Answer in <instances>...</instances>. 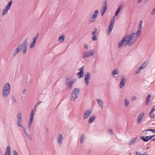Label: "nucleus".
I'll use <instances>...</instances> for the list:
<instances>
[{
	"mask_svg": "<svg viewBox=\"0 0 155 155\" xmlns=\"http://www.w3.org/2000/svg\"><path fill=\"white\" fill-rule=\"evenodd\" d=\"M151 14L152 15H154L155 14V6L151 11Z\"/></svg>",
	"mask_w": 155,
	"mask_h": 155,
	"instance_id": "4c0bfd02",
	"label": "nucleus"
},
{
	"mask_svg": "<svg viewBox=\"0 0 155 155\" xmlns=\"http://www.w3.org/2000/svg\"><path fill=\"white\" fill-rule=\"evenodd\" d=\"M79 71H80V72H81L82 73H84V66H83L81 68H79Z\"/></svg>",
	"mask_w": 155,
	"mask_h": 155,
	"instance_id": "e433bc0d",
	"label": "nucleus"
},
{
	"mask_svg": "<svg viewBox=\"0 0 155 155\" xmlns=\"http://www.w3.org/2000/svg\"><path fill=\"white\" fill-rule=\"evenodd\" d=\"M151 95L150 94H149L148 95L146 98V105H147L149 104L150 100V98L151 97Z\"/></svg>",
	"mask_w": 155,
	"mask_h": 155,
	"instance_id": "6ab92c4d",
	"label": "nucleus"
},
{
	"mask_svg": "<svg viewBox=\"0 0 155 155\" xmlns=\"http://www.w3.org/2000/svg\"><path fill=\"white\" fill-rule=\"evenodd\" d=\"M108 133L112 135H113V131L111 129H110L109 130Z\"/></svg>",
	"mask_w": 155,
	"mask_h": 155,
	"instance_id": "37998d69",
	"label": "nucleus"
},
{
	"mask_svg": "<svg viewBox=\"0 0 155 155\" xmlns=\"http://www.w3.org/2000/svg\"><path fill=\"white\" fill-rule=\"evenodd\" d=\"M27 39L26 38L24 41L19 44L17 47L20 51L22 50V52L23 54H25L26 53L27 47Z\"/></svg>",
	"mask_w": 155,
	"mask_h": 155,
	"instance_id": "f03ea898",
	"label": "nucleus"
},
{
	"mask_svg": "<svg viewBox=\"0 0 155 155\" xmlns=\"http://www.w3.org/2000/svg\"><path fill=\"white\" fill-rule=\"evenodd\" d=\"M118 71H117V70L116 69L114 70L112 72V74L113 75H114L115 74H118Z\"/></svg>",
	"mask_w": 155,
	"mask_h": 155,
	"instance_id": "2f4dec72",
	"label": "nucleus"
},
{
	"mask_svg": "<svg viewBox=\"0 0 155 155\" xmlns=\"http://www.w3.org/2000/svg\"><path fill=\"white\" fill-rule=\"evenodd\" d=\"M42 102L40 101L38 102L35 105H36V106H38L40 103H41Z\"/></svg>",
	"mask_w": 155,
	"mask_h": 155,
	"instance_id": "3c124183",
	"label": "nucleus"
},
{
	"mask_svg": "<svg viewBox=\"0 0 155 155\" xmlns=\"http://www.w3.org/2000/svg\"><path fill=\"white\" fill-rule=\"evenodd\" d=\"M136 99V97H133L131 98V100L132 101H134Z\"/></svg>",
	"mask_w": 155,
	"mask_h": 155,
	"instance_id": "8fccbe9b",
	"label": "nucleus"
},
{
	"mask_svg": "<svg viewBox=\"0 0 155 155\" xmlns=\"http://www.w3.org/2000/svg\"><path fill=\"white\" fill-rule=\"evenodd\" d=\"M124 104L125 106L126 107H128L129 104V102L127 98L124 99Z\"/></svg>",
	"mask_w": 155,
	"mask_h": 155,
	"instance_id": "c85d7f7f",
	"label": "nucleus"
},
{
	"mask_svg": "<svg viewBox=\"0 0 155 155\" xmlns=\"http://www.w3.org/2000/svg\"><path fill=\"white\" fill-rule=\"evenodd\" d=\"M142 0H138V3H140L142 1Z\"/></svg>",
	"mask_w": 155,
	"mask_h": 155,
	"instance_id": "338daca9",
	"label": "nucleus"
},
{
	"mask_svg": "<svg viewBox=\"0 0 155 155\" xmlns=\"http://www.w3.org/2000/svg\"><path fill=\"white\" fill-rule=\"evenodd\" d=\"M126 83V79L125 77L123 75L121 77V81L119 85V87L120 88H122L125 85Z\"/></svg>",
	"mask_w": 155,
	"mask_h": 155,
	"instance_id": "f8f14e48",
	"label": "nucleus"
},
{
	"mask_svg": "<svg viewBox=\"0 0 155 155\" xmlns=\"http://www.w3.org/2000/svg\"><path fill=\"white\" fill-rule=\"evenodd\" d=\"M96 117L95 116H91L90 117L88 120V123H91L95 119Z\"/></svg>",
	"mask_w": 155,
	"mask_h": 155,
	"instance_id": "5701e85b",
	"label": "nucleus"
},
{
	"mask_svg": "<svg viewBox=\"0 0 155 155\" xmlns=\"http://www.w3.org/2000/svg\"><path fill=\"white\" fill-rule=\"evenodd\" d=\"M155 141V138L154 139H153L151 140V141Z\"/></svg>",
	"mask_w": 155,
	"mask_h": 155,
	"instance_id": "774afa93",
	"label": "nucleus"
},
{
	"mask_svg": "<svg viewBox=\"0 0 155 155\" xmlns=\"http://www.w3.org/2000/svg\"><path fill=\"white\" fill-rule=\"evenodd\" d=\"M122 7H123V6L121 5H120L118 7L117 9V10L116 11V12L115 13V16H117L118 15V14L119 13L120 10L122 8Z\"/></svg>",
	"mask_w": 155,
	"mask_h": 155,
	"instance_id": "aec40b11",
	"label": "nucleus"
},
{
	"mask_svg": "<svg viewBox=\"0 0 155 155\" xmlns=\"http://www.w3.org/2000/svg\"><path fill=\"white\" fill-rule=\"evenodd\" d=\"M23 132H24V133H25V134H26V133H28L26 130H24V131H23Z\"/></svg>",
	"mask_w": 155,
	"mask_h": 155,
	"instance_id": "680f3d73",
	"label": "nucleus"
},
{
	"mask_svg": "<svg viewBox=\"0 0 155 155\" xmlns=\"http://www.w3.org/2000/svg\"><path fill=\"white\" fill-rule=\"evenodd\" d=\"M23 132H24V133H25V134H26V133H28L26 130H24V131H23Z\"/></svg>",
	"mask_w": 155,
	"mask_h": 155,
	"instance_id": "e2e57ef3",
	"label": "nucleus"
},
{
	"mask_svg": "<svg viewBox=\"0 0 155 155\" xmlns=\"http://www.w3.org/2000/svg\"><path fill=\"white\" fill-rule=\"evenodd\" d=\"M91 112V111H85L83 116L84 119H87L90 115Z\"/></svg>",
	"mask_w": 155,
	"mask_h": 155,
	"instance_id": "2eb2a0df",
	"label": "nucleus"
},
{
	"mask_svg": "<svg viewBox=\"0 0 155 155\" xmlns=\"http://www.w3.org/2000/svg\"><path fill=\"white\" fill-rule=\"evenodd\" d=\"M32 120H29L28 124V127L29 128H30L31 127V124L32 122Z\"/></svg>",
	"mask_w": 155,
	"mask_h": 155,
	"instance_id": "f704fd0d",
	"label": "nucleus"
},
{
	"mask_svg": "<svg viewBox=\"0 0 155 155\" xmlns=\"http://www.w3.org/2000/svg\"><path fill=\"white\" fill-rule=\"evenodd\" d=\"M84 47L86 49H87L88 48V45L87 44H85L84 45Z\"/></svg>",
	"mask_w": 155,
	"mask_h": 155,
	"instance_id": "864d4df0",
	"label": "nucleus"
},
{
	"mask_svg": "<svg viewBox=\"0 0 155 155\" xmlns=\"http://www.w3.org/2000/svg\"><path fill=\"white\" fill-rule=\"evenodd\" d=\"M38 34H37L36 35V36L35 37H34V38H35L36 39H37V38H38Z\"/></svg>",
	"mask_w": 155,
	"mask_h": 155,
	"instance_id": "13d9d810",
	"label": "nucleus"
},
{
	"mask_svg": "<svg viewBox=\"0 0 155 155\" xmlns=\"http://www.w3.org/2000/svg\"><path fill=\"white\" fill-rule=\"evenodd\" d=\"M149 115H150V117L151 118H154L155 115L154 114H151H151H149Z\"/></svg>",
	"mask_w": 155,
	"mask_h": 155,
	"instance_id": "a18cd8bd",
	"label": "nucleus"
},
{
	"mask_svg": "<svg viewBox=\"0 0 155 155\" xmlns=\"http://www.w3.org/2000/svg\"><path fill=\"white\" fill-rule=\"evenodd\" d=\"M70 77H67L66 78V82H69L68 81L70 80Z\"/></svg>",
	"mask_w": 155,
	"mask_h": 155,
	"instance_id": "09e8293b",
	"label": "nucleus"
},
{
	"mask_svg": "<svg viewBox=\"0 0 155 155\" xmlns=\"http://www.w3.org/2000/svg\"><path fill=\"white\" fill-rule=\"evenodd\" d=\"M37 106H36V105H35V106L34 107V108H33V110H35V111H36V107Z\"/></svg>",
	"mask_w": 155,
	"mask_h": 155,
	"instance_id": "69168bd1",
	"label": "nucleus"
},
{
	"mask_svg": "<svg viewBox=\"0 0 155 155\" xmlns=\"http://www.w3.org/2000/svg\"><path fill=\"white\" fill-rule=\"evenodd\" d=\"M83 73L79 72L77 74V76L79 78L83 77L84 76Z\"/></svg>",
	"mask_w": 155,
	"mask_h": 155,
	"instance_id": "cd10ccee",
	"label": "nucleus"
},
{
	"mask_svg": "<svg viewBox=\"0 0 155 155\" xmlns=\"http://www.w3.org/2000/svg\"><path fill=\"white\" fill-rule=\"evenodd\" d=\"M147 137L148 138V140H150L151 139H152V137H151V136H148V137Z\"/></svg>",
	"mask_w": 155,
	"mask_h": 155,
	"instance_id": "bf43d9fd",
	"label": "nucleus"
},
{
	"mask_svg": "<svg viewBox=\"0 0 155 155\" xmlns=\"http://www.w3.org/2000/svg\"><path fill=\"white\" fill-rule=\"evenodd\" d=\"M142 21H139V23L138 25V28L137 30V31L135 33V35L134 36V37H135L137 38V37L139 36H140L141 34V30L142 28Z\"/></svg>",
	"mask_w": 155,
	"mask_h": 155,
	"instance_id": "39448f33",
	"label": "nucleus"
},
{
	"mask_svg": "<svg viewBox=\"0 0 155 155\" xmlns=\"http://www.w3.org/2000/svg\"><path fill=\"white\" fill-rule=\"evenodd\" d=\"M97 39V38L96 36H93L92 38V40L93 41H95Z\"/></svg>",
	"mask_w": 155,
	"mask_h": 155,
	"instance_id": "a19ab883",
	"label": "nucleus"
},
{
	"mask_svg": "<svg viewBox=\"0 0 155 155\" xmlns=\"http://www.w3.org/2000/svg\"><path fill=\"white\" fill-rule=\"evenodd\" d=\"M141 69H140V67H139V68H138V69H137L136 70V74H137V73H139L140 72V70H141Z\"/></svg>",
	"mask_w": 155,
	"mask_h": 155,
	"instance_id": "c03bdc74",
	"label": "nucleus"
},
{
	"mask_svg": "<svg viewBox=\"0 0 155 155\" xmlns=\"http://www.w3.org/2000/svg\"><path fill=\"white\" fill-rule=\"evenodd\" d=\"M10 86L9 83L5 84L3 86L2 91L3 96L4 97H7L10 94Z\"/></svg>",
	"mask_w": 155,
	"mask_h": 155,
	"instance_id": "7ed1b4c3",
	"label": "nucleus"
},
{
	"mask_svg": "<svg viewBox=\"0 0 155 155\" xmlns=\"http://www.w3.org/2000/svg\"><path fill=\"white\" fill-rule=\"evenodd\" d=\"M85 134L84 133L81 134L80 138V143H83L85 139Z\"/></svg>",
	"mask_w": 155,
	"mask_h": 155,
	"instance_id": "a211bd4d",
	"label": "nucleus"
},
{
	"mask_svg": "<svg viewBox=\"0 0 155 155\" xmlns=\"http://www.w3.org/2000/svg\"><path fill=\"white\" fill-rule=\"evenodd\" d=\"M135 35V33L133 32L124 37L119 43L118 47L120 48L123 45L125 47L127 45L128 46L133 45L137 40V38L134 37Z\"/></svg>",
	"mask_w": 155,
	"mask_h": 155,
	"instance_id": "f257e3e1",
	"label": "nucleus"
},
{
	"mask_svg": "<svg viewBox=\"0 0 155 155\" xmlns=\"http://www.w3.org/2000/svg\"><path fill=\"white\" fill-rule=\"evenodd\" d=\"M79 89L78 88H75L72 92L70 96L71 100L74 101L78 97L79 92Z\"/></svg>",
	"mask_w": 155,
	"mask_h": 155,
	"instance_id": "20e7f679",
	"label": "nucleus"
},
{
	"mask_svg": "<svg viewBox=\"0 0 155 155\" xmlns=\"http://www.w3.org/2000/svg\"><path fill=\"white\" fill-rule=\"evenodd\" d=\"M35 45V44L34 43H33L31 42L30 45V46L29 47L30 48H33Z\"/></svg>",
	"mask_w": 155,
	"mask_h": 155,
	"instance_id": "ea45409f",
	"label": "nucleus"
},
{
	"mask_svg": "<svg viewBox=\"0 0 155 155\" xmlns=\"http://www.w3.org/2000/svg\"><path fill=\"white\" fill-rule=\"evenodd\" d=\"M5 155H10V147L9 146L6 147Z\"/></svg>",
	"mask_w": 155,
	"mask_h": 155,
	"instance_id": "f3484780",
	"label": "nucleus"
},
{
	"mask_svg": "<svg viewBox=\"0 0 155 155\" xmlns=\"http://www.w3.org/2000/svg\"><path fill=\"white\" fill-rule=\"evenodd\" d=\"M76 80L73 79L70 81L69 82H66V84L67 85L66 89L67 90H70L72 88V85L76 81Z\"/></svg>",
	"mask_w": 155,
	"mask_h": 155,
	"instance_id": "9d476101",
	"label": "nucleus"
},
{
	"mask_svg": "<svg viewBox=\"0 0 155 155\" xmlns=\"http://www.w3.org/2000/svg\"><path fill=\"white\" fill-rule=\"evenodd\" d=\"M65 36L64 35H62L60 36L58 39V41H61L63 42Z\"/></svg>",
	"mask_w": 155,
	"mask_h": 155,
	"instance_id": "c756f323",
	"label": "nucleus"
},
{
	"mask_svg": "<svg viewBox=\"0 0 155 155\" xmlns=\"http://www.w3.org/2000/svg\"><path fill=\"white\" fill-rule=\"evenodd\" d=\"M136 155H141V153L139 152H136Z\"/></svg>",
	"mask_w": 155,
	"mask_h": 155,
	"instance_id": "5fc2aeb1",
	"label": "nucleus"
},
{
	"mask_svg": "<svg viewBox=\"0 0 155 155\" xmlns=\"http://www.w3.org/2000/svg\"><path fill=\"white\" fill-rule=\"evenodd\" d=\"M107 4L106 1H105V2L103 3L102 8L103 9L107 10Z\"/></svg>",
	"mask_w": 155,
	"mask_h": 155,
	"instance_id": "393cba45",
	"label": "nucleus"
},
{
	"mask_svg": "<svg viewBox=\"0 0 155 155\" xmlns=\"http://www.w3.org/2000/svg\"><path fill=\"white\" fill-rule=\"evenodd\" d=\"M141 155H148V153L147 152H145L142 154H141Z\"/></svg>",
	"mask_w": 155,
	"mask_h": 155,
	"instance_id": "6e6d98bb",
	"label": "nucleus"
},
{
	"mask_svg": "<svg viewBox=\"0 0 155 155\" xmlns=\"http://www.w3.org/2000/svg\"><path fill=\"white\" fill-rule=\"evenodd\" d=\"M155 110V105L153 106V108L152 109V110H151V111L150 112V113H149V114H151V113L153 111Z\"/></svg>",
	"mask_w": 155,
	"mask_h": 155,
	"instance_id": "79ce46f5",
	"label": "nucleus"
},
{
	"mask_svg": "<svg viewBox=\"0 0 155 155\" xmlns=\"http://www.w3.org/2000/svg\"><path fill=\"white\" fill-rule=\"evenodd\" d=\"M147 137H148V136H146V137L141 136L140 137V138L144 141L147 142L148 141V138Z\"/></svg>",
	"mask_w": 155,
	"mask_h": 155,
	"instance_id": "4be33fe9",
	"label": "nucleus"
},
{
	"mask_svg": "<svg viewBox=\"0 0 155 155\" xmlns=\"http://www.w3.org/2000/svg\"><path fill=\"white\" fill-rule=\"evenodd\" d=\"M13 153L14 155H18V153H17V152L15 150H14L13 151Z\"/></svg>",
	"mask_w": 155,
	"mask_h": 155,
	"instance_id": "603ef678",
	"label": "nucleus"
},
{
	"mask_svg": "<svg viewBox=\"0 0 155 155\" xmlns=\"http://www.w3.org/2000/svg\"><path fill=\"white\" fill-rule=\"evenodd\" d=\"M26 91V89H25L23 90V93L24 94H25V92Z\"/></svg>",
	"mask_w": 155,
	"mask_h": 155,
	"instance_id": "4d7b16f0",
	"label": "nucleus"
},
{
	"mask_svg": "<svg viewBox=\"0 0 155 155\" xmlns=\"http://www.w3.org/2000/svg\"><path fill=\"white\" fill-rule=\"evenodd\" d=\"M37 39L35 38H33V41H32V43H34L35 44V42L37 41Z\"/></svg>",
	"mask_w": 155,
	"mask_h": 155,
	"instance_id": "49530a36",
	"label": "nucleus"
},
{
	"mask_svg": "<svg viewBox=\"0 0 155 155\" xmlns=\"http://www.w3.org/2000/svg\"><path fill=\"white\" fill-rule=\"evenodd\" d=\"M145 131H151L153 133H155V130L152 129H149L145 130Z\"/></svg>",
	"mask_w": 155,
	"mask_h": 155,
	"instance_id": "c9c22d12",
	"label": "nucleus"
},
{
	"mask_svg": "<svg viewBox=\"0 0 155 155\" xmlns=\"http://www.w3.org/2000/svg\"><path fill=\"white\" fill-rule=\"evenodd\" d=\"M107 10L103 9L101 11V14L103 16Z\"/></svg>",
	"mask_w": 155,
	"mask_h": 155,
	"instance_id": "58836bf2",
	"label": "nucleus"
},
{
	"mask_svg": "<svg viewBox=\"0 0 155 155\" xmlns=\"http://www.w3.org/2000/svg\"><path fill=\"white\" fill-rule=\"evenodd\" d=\"M147 65V63L146 62H144L142 65L140 67V69H141L144 68Z\"/></svg>",
	"mask_w": 155,
	"mask_h": 155,
	"instance_id": "bb28decb",
	"label": "nucleus"
},
{
	"mask_svg": "<svg viewBox=\"0 0 155 155\" xmlns=\"http://www.w3.org/2000/svg\"><path fill=\"white\" fill-rule=\"evenodd\" d=\"M137 138V137H136L135 138H133L129 142V144L130 145L131 143H134L136 140Z\"/></svg>",
	"mask_w": 155,
	"mask_h": 155,
	"instance_id": "7c9ffc66",
	"label": "nucleus"
},
{
	"mask_svg": "<svg viewBox=\"0 0 155 155\" xmlns=\"http://www.w3.org/2000/svg\"><path fill=\"white\" fill-rule=\"evenodd\" d=\"M17 120L22 119L21 116V113H18L17 114Z\"/></svg>",
	"mask_w": 155,
	"mask_h": 155,
	"instance_id": "473e14b6",
	"label": "nucleus"
},
{
	"mask_svg": "<svg viewBox=\"0 0 155 155\" xmlns=\"http://www.w3.org/2000/svg\"><path fill=\"white\" fill-rule=\"evenodd\" d=\"M19 51H20L18 49V48H17L14 51V52L12 55V57H15Z\"/></svg>",
	"mask_w": 155,
	"mask_h": 155,
	"instance_id": "412c9836",
	"label": "nucleus"
},
{
	"mask_svg": "<svg viewBox=\"0 0 155 155\" xmlns=\"http://www.w3.org/2000/svg\"><path fill=\"white\" fill-rule=\"evenodd\" d=\"M23 132H24V133H25V134H26V133H28L26 130H24V131H23Z\"/></svg>",
	"mask_w": 155,
	"mask_h": 155,
	"instance_id": "052dcab7",
	"label": "nucleus"
},
{
	"mask_svg": "<svg viewBox=\"0 0 155 155\" xmlns=\"http://www.w3.org/2000/svg\"><path fill=\"white\" fill-rule=\"evenodd\" d=\"M22 127V130L23 131H24V130H27L26 128L24 127Z\"/></svg>",
	"mask_w": 155,
	"mask_h": 155,
	"instance_id": "0e129e2a",
	"label": "nucleus"
},
{
	"mask_svg": "<svg viewBox=\"0 0 155 155\" xmlns=\"http://www.w3.org/2000/svg\"><path fill=\"white\" fill-rule=\"evenodd\" d=\"M97 33V29L96 28L94 29V30L92 32L91 34L93 36H96Z\"/></svg>",
	"mask_w": 155,
	"mask_h": 155,
	"instance_id": "72a5a7b5",
	"label": "nucleus"
},
{
	"mask_svg": "<svg viewBox=\"0 0 155 155\" xmlns=\"http://www.w3.org/2000/svg\"><path fill=\"white\" fill-rule=\"evenodd\" d=\"M22 119L18 120L17 122V126L18 127H22V125L21 124V123H22Z\"/></svg>",
	"mask_w": 155,
	"mask_h": 155,
	"instance_id": "a878e982",
	"label": "nucleus"
},
{
	"mask_svg": "<svg viewBox=\"0 0 155 155\" xmlns=\"http://www.w3.org/2000/svg\"><path fill=\"white\" fill-rule=\"evenodd\" d=\"M25 135H26V136L28 137L29 139H31V137H30V134L28 133H26V134H25Z\"/></svg>",
	"mask_w": 155,
	"mask_h": 155,
	"instance_id": "de8ad7c7",
	"label": "nucleus"
},
{
	"mask_svg": "<svg viewBox=\"0 0 155 155\" xmlns=\"http://www.w3.org/2000/svg\"><path fill=\"white\" fill-rule=\"evenodd\" d=\"M99 11L98 10H96L93 13L89 21L90 23L94 22L98 15Z\"/></svg>",
	"mask_w": 155,
	"mask_h": 155,
	"instance_id": "423d86ee",
	"label": "nucleus"
},
{
	"mask_svg": "<svg viewBox=\"0 0 155 155\" xmlns=\"http://www.w3.org/2000/svg\"><path fill=\"white\" fill-rule=\"evenodd\" d=\"M63 137L62 134H60L58 136L57 139V142L59 144H61L63 142Z\"/></svg>",
	"mask_w": 155,
	"mask_h": 155,
	"instance_id": "ddd939ff",
	"label": "nucleus"
},
{
	"mask_svg": "<svg viewBox=\"0 0 155 155\" xmlns=\"http://www.w3.org/2000/svg\"><path fill=\"white\" fill-rule=\"evenodd\" d=\"M94 51L92 49L90 51H87L84 53V55L83 56V58H85L91 57L94 55Z\"/></svg>",
	"mask_w": 155,
	"mask_h": 155,
	"instance_id": "0eeeda50",
	"label": "nucleus"
},
{
	"mask_svg": "<svg viewBox=\"0 0 155 155\" xmlns=\"http://www.w3.org/2000/svg\"><path fill=\"white\" fill-rule=\"evenodd\" d=\"M115 17V16L111 20L109 27L107 29V31H108L107 33V35H109L110 33L112 31L114 27V23Z\"/></svg>",
	"mask_w": 155,
	"mask_h": 155,
	"instance_id": "6e6552de",
	"label": "nucleus"
},
{
	"mask_svg": "<svg viewBox=\"0 0 155 155\" xmlns=\"http://www.w3.org/2000/svg\"><path fill=\"white\" fill-rule=\"evenodd\" d=\"M145 114V113L143 112L141 114H140L138 117L137 122L138 124H140L141 121V120Z\"/></svg>",
	"mask_w": 155,
	"mask_h": 155,
	"instance_id": "4468645a",
	"label": "nucleus"
},
{
	"mask_svg": "<svg viewBox=\"0 0 155 155\" xmlns=\"http://www.w3.org/2000/svg\"><path fill=\"white\" fill-rule=\"evenodd\" d=\"M12 3V1H10L8 4L5 6V8L3 10L2 13V15L3 16L6 14L8 11V10L9 9L11 4Z\"/></svg>",
	"mask_w": 155,
	"mask_h": 155,
	"instance_id": "1a4fd4ad",
	"label": "nucleus"
},
{
	"mask_svg": "<svg viewBox=\"0 0 155 155\" xmlns=\"http://www.w3.org/2000/svg\"><path fill=\"white\" fill-rule=\"evenodd\" d=\"M34 110H32L30 116V119L33 120L34 117Z\"/></svg>",
	"mask_w": 155,
	"mask_h": 155,
	"instance_id": "b1692460",
	"label": "nucleus"
},
{
	"mask_svg": "<svg viewBox=\"0 0 155 155\" xmlns=\"http://www.w3.org/2000/svg\"><path fill=\"white\" fill-rule=\"evenodd\" d=\"M91 77V74L89 72H87L85 76V83L87 86H88L89 84V80L90 79Z\"/></svg>",
	"mask_w": 155,
	"mask_h": 155,
	"instance_id": "9b49d317",
	"label": "nucleus"
},
{
	"mask_svg": "<svg viewBox=\"0 0 155 155\" xmlns=\"http://www.w3.org/2000/svg\"><path fill=\"white\" fill-rule=\"evenodd\" d=\"M97 100L98 102V105L101 108H103V102L101 99L99 98H97Z\"/></svg>",
	"mask_w": 155,
	"mask_h": 155,
	"instance_id": "dca6fc26",
	"label": "nucleus"
}]
</instances>
